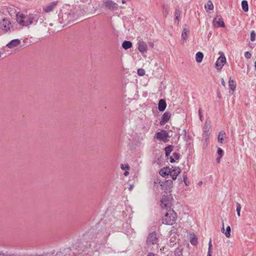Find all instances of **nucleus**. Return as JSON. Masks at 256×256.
<instances>
[{
    "label": "nucleus",
    "mask_w": 256,
    "mask_h": 256,
    "mask_svg": "<svg viewBox=\"0 0 256 256\" xmlns=\"http://www.w3.org/2000/svg\"><path fill=\"white\" fill-rule=\"evenodd\" d=\"M82 12L76 9L68 10L66 12H60L58 14L59 22L60 24H68L76 20Z\"/></svg>",
    "instance_id": "1"
},
{
    "label": "nucleus",
    "mask_w": 256,
    "mask_h": 256,
    "mask_svg": "<svg viewBox=\"0 0 256 256\" xmlns=\"http://www.w3.org/2000/svg\"><path fill=\"white\" fill-rule=\"evenodd\" d=\"M162 218V223L166 225H172L177 219V214L173 210H168Z\"/></svg>",
    "instance_id": "2"
},
{
    "label": "nucleus",
    "mask_w": 256,
    "mask_h": 256,
    "mask_svg": "<svg viewBox=\"0 0 256 256\" xmlns=\"http://www.w3.org/2000/svg\"><path fill=\"white\" fill-rule=\"evenodd\" d=\"M20 18L23 19L19 20L18 22L22 26H28L35 22L36 23L38 20L37 16L34 14H30L29 16H24L23 14L20 16Z\"/></svg>",
    "instance_id": "3"
},
{
    "label": "nucleus",
    "mask_w": 256,
    "mask_h": 256,
    "mask_svg": "<svg viewBox=\"0 0 256 256\" xmlns=\"http://www.w3.org/2000/svg\"><path fill=\"white\" fill-rule=\"evenodd\" d=\"M171 206L170 198L167 195H163L160 200V206L162 208L166 210H170Z\"/></svg>",
    "instance_id": "4"
},
{
    "label": "nucleus",
    "mask_w": 256,
    "mask_h": 256,
    "mask_svg": "<svg viewBox=\"0 0 256 256\" xmlns=\"http://www.w3.org/2000/svg\"><path fill=\"white\" fill-rule=\"evenodd\" d=\"M146 242L148 246L158 244V238L157 234L155 232L150 233L147 237Z\"/></svg>",
    "instance_id": "5"
},
{
    "label": "nucleus",
    "mask_w": 256,
    "mask_h": 256,
    "mask_svg": "<svg viewBox=\"0 0 256 256\" xmlns=\"http://www.w3.org/2000/svg\"><path fill=\"white\" fill-rule=\"evenodd\" d=\"M170 137L168 132L164 130L157 132L156 134V138L164 142H168V138Z\"/></svg>",
    "instance_id": "6"
},
{
    "label": "nucleus",
    "mask_w": 256,
    "mask_h": 256,
    "mask_svg": "<svg viewBox=\"0 0 256 256\" xmlns=\"http://www.w3.org/2000/svg\"><path fill=\"white\" fill-rule=\"evenodd\" d=\"M226 56H225L224 54L222 52L220 54V56L218 58L217 60L216 61V62L215 64V65H216L215 67L218 70H220L222 69L223 66L226 64Z\"/></svg>",
    "instance_id": "7"
},
{
    "label": "nucleus",
    "mask_w": 256,
    "mask_h": 256,
    "mask_svg": "<svg viewBox=\"0 0 256 256\" xmlns=\"http://www.w3.org/2000/svg\"><path fill=\"white\" fill-rule=\"evenodd\" d=\"M213 24L215 26L225 28L226 26L220 14H216L213 20Z\"/></svg>",
    "instance_id": "8"
},
{
    "label": "nucleus",
    "mask_w": 256,
    "mask_h": 256,
    "mask_svg": "<svg viewBox=\"0 0 256 256\" xmlns=\"http://www.w3.org/2000/svg\"><path fill=\"white\" fill-rule=\"evenodd\" d=\"M181 170L178 166H172L170 175L171 176L172 180H176Z\"/></svg>",
    "instance_id": "9"
},
{
    "label": "nucleus",
    "mask_w": 256,
    "mask_h": 256,
    "mask_svg": "<svg viewBox=\"0 0 256 256\" xmlns=\"http://www.w3.org/2000/svg\"><path fill=\"white\" fill-rule=\"evenodd\" d=\"M11 23L10 20L6 18H4L0 24V28L2 30L6 32L10 30Z\"/></svg>",
    "instance_id": "10"
},
{
    "label": "nucleus",
    "mask_w": 256,
    "mask_h": 256,
    "mask_svg": "<svg viewBox=\"0 0 256 256\" xmlns=\"http://www.w3.org/2000/svg\"><path fill=\"white\" fill-rule=\"evenodd\" d=\"M172 116L171 113L169 112H165L162 116L160 124L162 126L166 124L170 120Z\"/></svg>",
    "instance_id": "11"
},
{
    "label": "nucleus",
    "mask_w": 256,
    "mask_h": 256,
    "mask_svg": "<svg viewBox=\"0 0 256 256\" xmlns=\"http://www.w3.org/2000/svg\"><path fill=\"white\" fill-rule=\"evenodd\" d=\"M103 6L110 10H112L117 8V4L111 0H106L103 4Z\"/></svg>",
    "instance_id": "12"
},
{
    "label": "nucleus",
    "mask_w": 256,
    "mask_h": 256,
    "mask_svg": "<svg viewBox=\"0 0 256 256\" xmlns=\"http://www.w3.org/2000/svg\"><path fill=\"white\" fill-rule=\"evenodd\" d=\"M173 185V181L170 180H166L164 182H162L160 186L164 188V191L167 192L168 190H170Z\"/></svg>",
    "instance_id": "13"
},
{
    "label": "nucleus",
    "mask_w": 256,
    "mask_h": 256,
    "mask_svg": "<svg viewBox=\"0 0 256 256\" xmlns=\"http://www.w3.org/2000/svg\"><path fill=\"white\" fill-rule=\"evenodd\" d=\"M58 3V1L51 2L48 5L44 7L43 10L46 12H50L54 10Z\"/></svg>",
    "instance_id": "14"
},
{
    "label": "nucleus",
    "mask_w": 256,
    "mask_h": 256,
    "mask_svg": "<svg viewBox=\"0 0 256 256\" xmlns=\"http://www.w3.org/2000/svg\"><path fill=\"white\" fill-rule=\"evenodd\" d=\"M210 128V122L206 121L203 128V136L206 138H208L209 136V132Z\"/></svg>",
    "instance_id": "15"
},
{
    "label": "nucleus",
    "mask_w": 256,
    "mask_h": 256,
    "mask_svg": "<svg viewBox=\"0 0 256 256\" xmlns=\"http://www.w3.org/2000/svg\"><path fill=\"white\" fill-rule=\"evenodd\" d=\"M138 49L142 53L146 52L148 50L146 44L144 41H139L138 42Z\"/></svg>",
    "instance_id": "16"
},
{
    "label": "nucleus",
    "mask_w": 256,
    "mask_h": 256,
    "mask_svg": "<svg viewBox=\"0 0 256 256\" xmlns=\"http://www.w3.org/2000/svg\"><path fill=\"white\" fill-rule=\"evenodd\" d=\"M182 11L178 7H176L175 10V12L174 14V23L176 24L177 26L179 24V22L180 21V17Z\"/></svg>",
    "instance_id": "17"
},
{
    "label": "nucleus",
    "mask_w": 256,
    "mask_h": 256,
    "mask_svg": "<svg viewBox=\"0 0 256 256\" xmlns=\"http://www.w3.org/2000/svg\"><path fill=\"white\" fill-rule=\"evenodd\" d=\"M166 107V103L164 99H160L158 103V110L160 112H164Z\"/></svg>",
    "instance_id": "18"
},
{
    "label": "nucleus",
    "mask_w": 256,
    "mask_h": 256,
    "mask_svg": "<svg viewBox=\"0 0 256 256\" xmlns=\"http://www.w3.org/2000/svg\"><path fill=\"white\" fill-rule=\"evenodd\" d=\"M20 43V41L19 39H14L7 44L6 46L9 48H12L19 45Z\"/></svg>",
    "instance_id": "19"
},
{
    "label": "nucleus",
    "mask_w": 256,
    "mask_h": 256,
    "mask_svg": "<svg viewBox=\"0 0 256 256\" xmlns=\"http://www.w3.org/2000/svg\"><path fill=\"white\" fill-rule=\"evenodd\" d=\"M170 170L171 168L168 166L164 167L160 170L159 174L162 177H166V176L170 175Z\"/></svg>",
    "instance_id": "20"
},
{
    "label": "nucleus",
    "mask_w": 256,
    "mask_h": 256,
    "mask_svg": "<svg viewBox=\"0 0 256 256\" xmlns=\"http://www.w3.org/2000/svg\"><path fill=\"white\" fill-rule=\"evenodd\" d=\"M228 86L230 90H232V94L236 88V85L234 80H232L231 77H230L228 80Z\"/></svg>",
    "instance_id": "21"
},
{
    "label": "nucleus",
    "mask_w": 256,
    "mask_h": 256,
    "mask_svg": "<svg viewBox=\"0 0 256 256\" xmlns=\"http://www.w3.org/2000/svg\"><path fill=\"white\" fill-rule=\"evenodd\" d=\"M190 32L189 29L184 28L182 32V43L184 44L186 40L188 39V34Z\"/></svg>",
    "instance_id": "22"
},
{
    "label": "nucleus",
    "mask_w": 256,
    "mask_h": 256,
    "mask_svg": "<svg viewBox=\"0 0 256 256\" xmlns=\"http://www.w3.org/2000/svg\"><path fill=\"white\" fill-rule=\"evenodd\" d=\"M132 46V44L130 41L124 40L122 44V47L124 49L126 50Z\"/></svg>",
    "instance_id": "23"
},
{
    "label": "nucleus",
    "mask_w": 256,
    "mask_h": 256,
    "mask_svg": "<svg viewBox=\"0 0 256 256\" xmlns=\"http://www.w3.org/2000/svg\"><path fill=\"white\" fill-rule=\"evenodd\" d=\"M184 248L182 246H178L174 251V256H181L182 254Z\"/></svg>",
    "instance_id": "24"
},
{
    "label": "nucleus",
    "mask_w": 256,
    "mask_h": 256,
    "mask_svg": "<svg viewBox=\"0 0 256 256\" xmlns=\"http://www.w3.org/2000/svg\"><path fill=\"white\" fill-rule=\"evenodd\" d=\"M173 148L174 146L172 145H168L164 148V150L165 152L166 156L168 157L170 156V154L172 151Z\"/></svg>",
    "instance_id": "25"
},
{
    "label": "nucleus",
    "mask_w": 256,
    "mask_h": 256,
    "mask_svg": "<svg viewBox=\"0 0 256 256\" xmlns=\"http://www.w3.org/2000/svg\"><path fill=\"white\" fill-rule=\"evenodd\" d=\"M204 58V54L202 52H198L196 55V60L198 63H200L202 62Z\"/></svg>",
    "instance_id": "26"
},
{
    "label": "nucleus",
    "mask_w": 256,
    "mask_h": 256,
    "mask_svg": "<svg viewBox=\"0 0 256 256\" xmlns=\"http://www.w3.org/2000/svg\"><path fill=\"white\" fill-rule=\"evenodd\" d=\"M225 135H226V132L224 130H221L219 132V134L218 136V140L219 142H220L221 144L224 143V138Z\"/></svg>",
    "instance_id": "27"
},
{
    "label": "nucleus",
    "mask_w": 256,
    "mask_h": 256,
    "mask_svg": "<svg viewBox=\"0 0 256 256\" xmlns=\"http://www.w3.org/2000/svg\"><path fill=\"white\" fill-rule=\"evenodd\" d=\"M242 10L244 12H247L248 10V2L246 0H243L241 3Z\"/></svg>",
    "instance_id": "28"
},
{
    "label": "nucleus",
    "mask_w": 256,
    "mask_h": 256,
    "mask_svg": "<svg viewBox=\"0 0 256 256\" xmlns=\"http://www.w3.org/2000/svg\"><path fill=\"white\" fill-rule=\"evenodd\" d=\"M205 8L207 10H212L214 9V6L211 0H208L207 4L205 5Z\"/></svg>",
    "instance_id": "29"
},
{
    "label": "nucleus",
    "mask_w": 256,
    "mask_h": 256,
    "mask_svg": "<svg viewBox=\"0 0 256 256\" xmlns=\"http://www.w3.org/2000/svg\"><path fill=\"white\" fill-rule=\"evenodd\" d=\"M207 256H212V244L211 239L208 242V248Z\"/></svg>",
    "instance_id": "30"
},
{
    "label": "nucleus",
    "mask_w": 256,
    "mask_h": 256,
    "mask_svg": "<svg viewBox=\"0 0 256 256\" xmlns=\"http://www.w3.org/2000/svg\"><path fill=\"white\" fill-rule=\"evenodd\" d=\"M230 232H231V228H230V226H228L226 227V232H224V234L226 238H228L230 237Z\"/></svg>",
    "instance_id": "31"
},
{
    "label": "nucleus",
    "mask_w": 256,
    "mask_h": 256,
    "mask_svg": "<svg viewBox=\"0 0 256 256\" xmlns=\"http://www.w3.org/2000/svg\"><path fill=\"white\" fill-rule=\"evenodd\" d=\"M190 242L192 245L196 246L198 244V238L194 236L191 238Z\"/></svg>",
    "instance_id": "32"
},
{
    "label": "nucleus",
    "mask_w": 256,
    "mask_h": 256,
    "mask_svg": "<svg viewBox=\"0 0 256 256\" xmlns=\"http://www.w3.org/2000/svg\"><path fill=\"white\" fill-rule=\"evenodd\" d=\"M137 73L139 76H144L145 74V70L143 68H139Z\"/></svg>",
    "instance_id": "33"
},
{
    "label": "nucleus",
    "mask_w": 256,
    "mask_h": 256,
    "mask_svg": "<svg viewBox=\"0 0 256 256\" xmlns=\"http://www.w3.org/2000/svg\"><path fill=\"white\" fill-rule=\"evenodd\" d=\"M184 182L186 186H188L190 184L189 181L188 180V177L186 174H183Z\"/></svg>",
    "instance_id": "34"
},
{
    "label": "nucleus",
    "mask_w": 256,
    "mask_h": 256,
    "mask_svg": "<svg viewBox=\"0 0 256 256\" xmlns=\"http://www.w3.org/2000/svg\"><path fill=\"white\" fill-rule=\"evenodd\" d=\"M256 34L254 32V31L252 30L251 32H250V40L252 41V42H254L255 40V39H256Z\"/></svg>",
    "instance_id": "35"
},
{
    "label": "nucleus",
    "mask_w": 256,
    "mask_h": 256,
    "mask_svg": "<svg viewBox=\"0 0 256 256\" xmlns=\"http://www.w3.org/2000/svg\"><path fill=\"white\" fill-rule=\"evenodd\" d=\"M172 157L176 160H178L180 159V155L178 153L175 152L172 154Z\"/></svg>",
    "instance_id": "36"
},
{
    "label": "nucleus",
    "mask_w": 256,
    "mask_h": 256,
    "mask_svg": "<svg viewBox=\"0 0 256 256\" xmlns=\"http://www.w3.org/2000/svg\"><path fill=\"white\" fill-rule=\"evenodd\" d=\"M217 152H218V156H220V157L222 156L224 152H223V150L221 148H218Z\"/></svg>",
    "instance_id": "37"
},
{
    "label": "nucleus",
    "mask_w": 256,
    "mask_h": 256,
    "mask_svg": "<svg viewBox=\"0 0 256 256\" xmlns=\"http://www.w3.org/2000/svg\"><path fill=\"white\" fill-rule=\"evenodd\" d=\"M168 14V10L164 6L163 7V16L164 18H166Z\"/></svg>",
    "instance_id": "38"
},
{
    "label": "nucleus",
    "mask_w": 256,
    "mask_h": 256,
    "mask_svg": "<svg viewBox=\"0 0 256 256\" xmlns=\"http://www.w3.org/2000/svg\"><path fill=\"white\" fill-rule=\"evenodd\" d=\"M244 56L246 58L249 59L251 58L252 54L250 52H244Z\"/></svg>",
    "instance_id": "39"
},
{
    "label": "nucleus",
    "mask_w": 256,
    "mask_h": 256,
    "mask_svg": "<svg viewBox=\"0 0 256 256\" xmlns=\"http://www.w3.org/2000/svg\"><path fill=\"white\" fill-rule=\"evenodd\" d=\"M216 94H217L218 98L220 100L222 98V94H221L220 92L219 89H218L216 90Z\"/></svg>",
    "instance_id": "40"
},
{
    "label": "nucleus",
    "mask_w": 256,
    "mask_h": 256,
    "mask_svg": "<svg viewBox=\"0 0 256 256\" xmlns=\"http://www.w3.org/2000/svg\"><path fill=\"white\" fill-rule=\"evenodd\" d=\"M236 212H240L241 206H240V204L237 202L236 204Z\"/></svg>",
    "instance_id": "41"
},
{
    "label": "nucleus",
    "mask_w": 256,
    "mask_h": 256,
    "mask_svg": "<svg viewBox=\"0 0 256 256\" xmlns=\"http://www.w3.org/2000/svg\"><path fill=\"white\" fill-rule=\"evenodd\" d=\"M169 159L170 163H174L176 162V160L172 156H170Z\"/></svg>",
    "instance_id": "42"
},
{
    "label": "nucleus",
    "mask_w": 256,
    "mask_h": 256,
    "mask_svg": "<svg viewBox=\"0 0 256 256\" xmlns=\"http://www.w3.org/2000/svg\"><path fill=\"white\" fill-rule=\"evenodd\" d=\"M162 182H161L159 179L157 178L156 180L154 181V184H156L158 183L160 185V184L162 183Z\"/></svg>",
    "instance_id": "43"
},
{
    "label": "nucleus",
    "mask_w": 256,
    "mask_h": 256,
    "mask_svg": "<svg viewBox=\"0 0 256 256\" xmlns=\"http://www.w3.org/2000/svg\"><path fill=\"white\" fill-rule=\"evenodd\" d=\"M121 168H122V170H124V169H127V170H128V169H129L130 166H129L128 165H126V167H124V165L122 164V166H121Z\"/></svg>",
    "instance_id": "44"
},
{
    "label": "nucleus",
    "mask_w": 256,
    "mask_h": 256,
    "mask_svg": "<svg viewBox=\"0 0 256 256\" xmlns=\"http://www.w3.org/2000/svg\"><path fill=\"white\" fill-rule=\"evenodd\" d=\"M172 232H173L174 233H176L177 232V230L176 229V228L173 226L172 228Z\"/></svg>",
    "instance_id": "45"
},
{
    "label": "nucleus",
    "mask_w": 256,
    "mask_h": 256,
    "mask_svg": "<svg viewBox=\"0 0 256 256\" xmlns=\"http://www.w3.org/2000/svg\"><path fill=\"white\" fill-rule=\"evenodd\" d=\"M222 232H223V233H224V222H222V230H221Z\"/></svg>",
    "instance_id": "46"
},
{
    "label": "nucleus",
    "mask_w": 256,
    "mask_h": 256,
    "mask_svg": "<svg viewBox=\"0 0 256 256\" xmlns=\"http://www.w3.org/2000/svg\"><path fill=\"white\" fill-rule=\"evenodd\" d=\"M198 114H199V116H200V119L202 120V112H201V109L200 108L199 110H198Z\"/></svg>",
    "instance_id": "47"
},
{
    "label": "nucleus",
    "mask_w": 256,
    "mask_h": 256,
    "mask_svg": "<svg viewBox=\"0 0 256 256\" xmlns=\"http://www.w3.org/2000/svg\"><path fill=\"white\" fill-rule=\"evenodd\" d=\"M222 157H220V156H218V157L216 158V162H218V163H220V159H221Z\"/></svg>",
    "instance_id": "48"
},
{
    "label": "nucleus",
    "mask_w": 256,
    "mask_h": 256,
    "mask_svg": "<svg viewBox=\"0 0 256 256\" xmlns=\"http://www.w3.org/2000/svg\"><path fill=\"white\" fill-rule=\"evenodd\" d=\"M178 181L180 184H182L184 182V178H178Z\"/></svg>",
    "instance_id": "49"
},
{
    "label": "nucleus",
    "mask_w": 256,
    "mask_h": 256,
    "mask_svg": "<svg viewBox=\"0 0 256 256\" xmlns=\"http://www.w3.org/2000/svg\"><path fill=\"white\" fill-rule=\"evenodd\" d=\"M221 81H222V86H226V82H224V78H222Z\"/></svg>",
    "instance_id": "50"
},
{
    "label": "nucleus",
    "mask_w": 256,
    "mask_h": 256,
    "mask_svg": "<svg viewBox=\"0 0 256 256\" xmlns=\"http://www.w3.org/2000/svg\"><path fill=\"white\" fill-rule=\"evenodd\" d=\"M148 256H155V254L153 252H149Z\"/></svg>",
    "instance_id": "51"
},
{
    "label": "nucleus",
    "mask_w": 256,
    "mask_h": 256,
    "mask_svg": "<svg viewBox=\"0 0 256 256\" xmlns=\"http://www.w3.org/2000/svg\"><path fill=\"white\" fill-rule=\"evenodd\" d=\"M132 188H133V186L130 184V187H129L128 189L130 190H131L132 189Z\"/></svg>",
    "instance_id": "52"
},
{
    "label": "nucleus",
    "mask_w": 256,
    "mask_h": 256,
    "mask_svg": "<svg viewBox=\"0 0 256 256\" xmlns=\"http://www.w3.org/2000/svg\"><path fill=\"white\" fill-rule=\"evenodd\" d=\"M237 212V215L238 216H240V212Z\"/></svg>",
    "instance_id": "53"
},
{
    "label": "nucleus",
    "mask_w": 256,
    "mask_h": 256,
    "mask_svg": "<svg viewBox=\"0 0 256 256\" xmlns=\"http://www.w3.org/2000/svg\"><path fill=\"white\" fill-rule=\"evenodd\" d=\"M202 184V181H200L198 182V185L201 186Z\"/></svg>",
    "instance_id": "54"
},
{
    "label": "nucleus",
    "mask_w": 256,
    "mask_h": 256,
    "mask_svg": "<svg viewBox=\"0 0 256 256\" xmlns=\"http://www.w3.org/2000/svg\"><path fill=\"white\" fill-rule=\"evenodd\" d=\"M128 174V172H125L124 173V176H127Z\"/></svg>",
    "instance_id": "55"
},
{
    "label": "nucleus",
    "mask_w": 256,
    "mask_h": 256,
    "mask_svg": "<svg viewBox=\"0 0 256 256\" xmlns=\"http://www.w3.org/2000/svg\"><path fill=\"white\" fill-rule=\"evenodd\" d=\"M126 0H122V4H125V3H126Z\"/></svg>",
    "instance_id": "56"
},
{
    "label": "nucleus",
    "mask_w": 256,
    "mask_h": 256,
    "mask_svg": "<svg viewBox=\"0 0 256 256\" xmlns=\"http://www.w3.org/2000/svg\"><path fill=\"white\" fill-rule=\"evenodd\" d=\"M254 68L256 70V61L254 62Z\"/></svg>",
    "instance_id": "57"
},
{
    "label": "nucleus",
    "mask_w": 256,
    "mask_h": 256,
    "mask_svg": "<svg viewBox=\"0 0 256 256\" xmlns=\"http://www.w3.org/2000/svg\"><path fill=\"white\" fill-rule=\"evenodd\" d=\"M183 132L184 133V134H186V129L184 130Z\"/></svg>",
    "instance_id": "58"
},
{
    "label": "nucleus",
    "mask_w": 256,
    "mask_h": 256,
    "mask_svg": "<svg viewBox=\"0 0 256 256\" xmlns=\"http://www.w3.org/2000/svg\"><path fill=\"white\" fill-rule=\"evenodd\" d=\"M151 46H152H152H154V44H153V43H152V44H151Z\"/></svg>",
    "instance_id": "59"
}]
</instances>
